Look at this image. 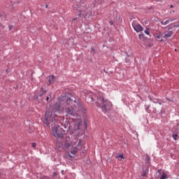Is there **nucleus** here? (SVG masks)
Segmentation results:
<instances>
[{
  "instance_id": "obj_1",
  "label": "nucleus",
  "mask_w": 179,
  "mask_h": 179,
  "mask_svg": "<svg viewBox=\"0 0 179 179\" xmlns=\"http://www.w3.org/2000/svg\"><path fill=\"white\" fill-rule=\"evenodd\" d=\"M52 134L57 138V145L60 149H69L71 148V138L66 136L65 131L59 126L52 127Z\"/></svg>"
},
{
  "instance_id": "obj_2",
  "label": "nucleus",
  "mask_w": 179,
  "mask_h": 179,
  "mask_svg": "<svg viewBox=\"0 0 179 179\" xmlns=\"http://www.w3.org/2000/svg\"><path fill=\"white\" fill-rule=\"evenodd\" d=\"M79 111H83V106L79 99L67 98L65 108L66 117H78Z\"/></svg>"
},
{
  "instance_id": "obj_3",
  "label": "nucleus",
  "mask_w": 179,
  "mask_h": 179,
  "mask_svg": "<svg viewBox=\"0 0 179 179\" xmlns=\"http://www.w3.org/2000/svg\"><path fill=\"white\" fill-rule=\"evenodd\" d=\"M96 106L101 108L103 113H107V111L111 110V107H113V103L110 101L105 100L104 96H103V95H101L96 99Z\"/></svg>"
},
{
  "instance_id": "obj_4",
  "label": "nucleus",
  "mask_w": 179,
  "mask_h": 179,
  "mask_svg": "<svg viewBox=\"0 0 179 179\" xmlns=\"http://www.w3.org/2000/svg\"><path fill=\"white\" fill-rule=\"evenodd\" d=\"M55 117H57V115H55V113L50 112V110H47L45 113L44 124H45V125L55 124Z\"/></svg>"
},
{
  "instance_id": "obj_5",
  "label": "nucleus",
  "mask_w": 179,
  "mask_h": 179,
  "mask_svg": "<svg viewBox=\"0 0 179 179\" xmlns=\"http://www.w3.org/2000/svg\"><path fill=\"white\" fill-rule=\"evenodd\" d=\"M92 15V8L87 7H83L82 10H80V14L78 16L86 17V16H90Z\"/></svg>"
},
{
  "instance_id": "obj_6",
  "label": "nucleus",
  "mask_w": 179,
  "mask_h": 179,
  "mask_svg": "<svg viewBox=\"0 0 179 179\" xmlns=\"http://www.w3.org/2000/svg\"><path fill=\"white\" fill-rule=\"evenodd\" d=\"M79 150V148L78 147H73L70 150V153L69 152L68 156L70 159H73L75 156L76 155V153H78V151Z\"/></svg>"
},
{
  "instance_id": "obj_7",
  "label": "nucleus",
  "mask_w": 179,
  "mask_h": 179,
  "mask_svg": "<svg viewBox=\"0 0 179 179\" xmlns=\"http://www.w3.org/2000/svg\"><path fill=\"white\" fill-rule=\"evenodd\" d=\"M132 27L136 33H141V31H143V27L140 24H137L136 22H132Z\"/></svg>"
},
{
  "instance_id": "obj_8",
  "label": "nucleus",
  "mask_w": 179,
  "mask_h": 179,
  "mask_svg": "<svg viewBox=\"0 0 179 179\" xmlns=\"http://www.w3.org/2000/svg\"><path fill=\"white\" fill-rule=\"evenodd\" d=\"M53 110L55 113H62L64 111V107L59 103H57L53 106Z\"/></svg>"
},
{
  "instance_id": "obj_9",
  "label": "nucleus",
  "mask_w": 179,
  "mask_h": 179,
  "mask_svg": "<svg viewBox=\"0 0 179 179\" xmlns=\"http://www.w3.org/2000/svg\"><path fill=\"white\" fill-rule=\"evenodd\" d=\"M174 32L173 31H167L164 32V38H170V37H173Z\"/></svg>"
},
{
  "instance_id": "obj_10",
  "label": "nucleus",
  "mask_w": 179,
  "mask_h": 179,
  "mask_svg": "<svg viewBox=\"0 0 179 179\" xmlns=\"http://www.w3.org/2000/svg\"><path fill=\"white\" fill-rule=\"evenodd\" d=\"M171 22H174V19L173 18H169V20H163L161 22V24H164V26H166V24H169V23H171Z\"/></svg>"
},
{
  "instance_id": "obj_11",
  "label": "nucleus",
  "mask_w": 179,
  "mask_h": 179,
  "mask_svg": "<svg viewBox=\"0 0 179 179\" xmlns=\"http://www.w3.org/2000/svg\"><path fill=\"white\" fill-rule=\"evenodd\" d=\"M49 85H52L55 82V77L54 76H49Z\"/></svg>"
},
{
  "instance_id": "obj_12",
  "label": "nucleus",
  "mask_w": 179,
  "mask_h": 179,
  "mask_svg": "<svg viewBox=\"0 0 179 179\" xmlns=\"http://www.w3.org/2000/svg\"><path fill=\"white\" fill-rule=\"evenodd\" d=\"M162 36H163V34H162V33H160L159 34H155V38H157L158 40H160L161 43L164 41L163 39H162Z\"/></svg>"
},
{
  "instance_id": "obj_13",
  "label": "nucleus",
  "mask_w": 179,
  "mask_h": 179,
  "mask_svg": "<svg viewBox=\"0 0 179 179\" xmlns=\"http://www.w3.org/2000/svg\"><path fill=\"white\" fill-rule=\"evenodd\" d=\"M174 27H177V26L174 24H171L166 27L167 30H171V29H174Z\"/></svg>"
},
{
  "instance_id": "obj_14",
  "label": "nucleus",
  "mask_w": 179,
  "mask_h": 179,
  "mask_svg": "<svg viewBox=\"0 0 179 179\" xmlns=\"http://www.w3.org/2000/svg\"><path fill=\"white\" fill-rule=\"evenodd\" d=\"M45 93H47V90H44V88L41 87L39 94L40 97H41V96H43Z\"/></svg>"
},
{
  "instance_id": "obj_15",
  "label": "nucleus",
  "mask_w": 179,
  "mask_h": 179,
  "mask_svg": "<svg viewBox=\"0 0 179 179\" xmlns=\"http://www.w3.org/2000/svg\"><path fill=\"white\" fill-rule=\"evenodd\" d=\"M150 29L149 28H147L145 31L144 33L147 35V36H150Z\"/></svg>"
},
{
  "instance_id": "obj_16",
  "label": "nucleus",
  "mask_w": 179,
  "mask_h": 179,
  "mask_svg": "<svg viewBox=\"0 0 179 179\" xmlns=\"http://www.w3.org/2000/svg\"><path fill=\"white\" fill-rule=\"evenodd\" d=\"M78 123L76 124L77 128L75 129V131L79 130L80 128V120H78Z\"/></svg>"
},
{
  "instance_id": "obj_17",
  "label": "nucleus",
  "mask_w": 179,
  "mask_h": 179,
  "mask_svg": "<svg viewBox=\"0 0 179 179\" xmlns=\"http://www.w3.org/2000/svg\"><path fill=\"white\" fill-rule=\"evenodd\" d=\"M116 159H117V160H121L122 159H124V155L121 154V155L117 156Z\"/></svg>"
},
{
  "instance_id": "obj_18",
  "label": "nucleus",
  "mask_w": 179,
  "mask_h": 179,
  "mask_svg": "<svg viewBox=\"0 0 179 179\" xmlns=\"http://www.w3.org/2000/svg\"><path fill=\"white\" fill-rule=\"evenodd\" d=\"M81 147H82V140H80L78 141L77 146H76V148H78V149H79V148H81Z\"/></svg>"
},
{
  "instance_id": "obj_19",
  "label": "nucleus",
  "mask_w": 179,
  "mask_h": 179,
  "mask_svg": "<svg viewBox=\"0 0 179 179\" xmlns=\"http://www.w3.org/2000/svg\"><path fill=\"white\" fill-rule=\"evenodd\" d=\"M166 178H167V174H166L165 173H162L160 179H166Z\"/></svg>"
},
{
  "instance_id": "obj_20",
  "label": "nucleus",
  "mask_w": 179,
  "mask_h": 179,
  "mask_svg": "<svg viewBox=\"0 0 179 179\" xmlns=\"http://www.w3.org/2000/svg\"><path fill=\"white\" fill-rule=\"evenodd\" d=\"M138 38H139L140 40H143V38H145V35H143V34H140L138 35Z\"/></svg>"
},
{
  "instance_id": "obj_21",
  "label": "nucleus",
  "mask_w": 179,
  "mask_h": 179,
  "mask_svg": "<svg viewBox=\"0 0 179 179\" xmlns=\"http://www.w3.org/2000/svg\"><path fill=\"white\" fill-rule=\"evenodd\" d=\"M177 136H178V134H175V135L173 136V138L174 141H177Z\"/></svg>"
},
{
  "instance_id": "obj_22",
  "label": "nucleus",
  "mask_w": 179,
  "mask_h": 179,
  "mask_svg": "<svg viewBox=\"0 0 179 179\" xmlns=\"http://www.w3.org/2000/svg\"><path fill=\"white\" fill-rule=\"evenodd\" d=\"M31 146H32V148H36V146H37V145L36 144V143H32Z\"/></svg>"
},
{
  "instance_id": "obj_23",
  "label": "nucleus",
  "mask_w": 179,
  "mask_h": 179,
  "mask_svg": "<svg viewBox=\"0 0 179 179\" xmlns=\"http://www.w3.org/2000/svg\"><path fill=\"white\" fill-rule=\"evenodd\" d=\"M90 99H91V101H90L91 103L92 101H94V95L92 96Z\"/></svg>"
},
{
  "instance_id": "obj_24",
  "label": "nucleus",
  "mask_w": 179,
  "mask_h": 179,
  "mask_svg": "<svg viewBox=\"0 0 179 179\" xmlns=\"http://www.w3.org/2000/svg\"><path fill=\"white\" fill-rule=\"evenodd\" d=\"M109 23H110V26H113V24H114V22H113V21H110Z\"/></svg>"
},
{
  "instance_id": "obj_25",
  "label": "nucleus",
  "mask_w": 179,
  "mask_h": 179,
  "mask_svg": "<svg viewBox=\"0 0 179 179\" xmlns=\"http://www.w3.org/2000/svg\"><path fill=\"white\" fill-rule=\"evenodd\" d=\"M48 100H50V96L46 97V101H48Z\"/></svg>"
},
{
  "instance_id": "obj_26",
  "label": "nucleus",
  "mask_w": 179,
  "mask_h": 179,
  "mask_svg": "<svg viewBox=\"0 0 179 179\" xmlns=\"http://www.w3.org/2000/svg\"><path fill=\"white\" fill-rule=\"evenodd\" d=\"M149 159H150L149 157H146V162H149Z\"/></svg>"
},
{
  "instance_id": "obj_27",
  "label": "nucleus",
  "mask_w": 179,
  "mask_h": 179,
  "mask_svg": "<svg viewBox=\"0 0 179 179\" xmlns=\"http://www.w3.org/2000/svg\"><path fill=\"white\" fill-rule=\"evenodd\" d=\"M77 19H78L77 17L73 18V22H75V20H77Z\"/></svg>"
},
{
  "instance_id": "obj_28",
  "label": "nucleus",
  "mask_w": 179,
  "mask_h": 179,
  "mask_svg": "<svg viewBox=\"0 0 179 179\" xmlns=\"http://www.w3.org/2000/svg\"><path fill=\"white\" fill-rule=\"evenodd\" d=\"M157 2H160L162 0H155Z\"/></svg>"
},
{
  "instance_id": "obj_29",
  "label": "nucleus",
  "mask_w": 179,
  "mask_h": 179,
  "mask_svg": "<svg viewBox=\"0 0 179 179\" xmlns=\"http://www.w3.org/2000/svg\"><path fill=\"white\" fill-rule=\"evenodd\" d=\"M92 51H94V48H92Z\"/></svg>"
},
{
  "instance_id": "obj_30",
  "label": "nucleus",
  "mask_w": 179,
  "mask_h": 179,
  "mask_svg": "<svg viewBox=\"0 0 179 179\" xmlns=\"http://www.w3.org/2000/svg\"><path fill=\"white\" fill-rule=\"evenodd\" d=\"M170 8H174V6L171 5V6H170Z\"/></svg>"
},
{
  "instance_id": "obj_31",
  "label": "nucleus",
  "mask_w": 179,
  "mask_h": 179,
  "mask_svg": "<svg viewBox=\"0 0 179 179\" xmlns=\"http://www.w3.org/2000/svg\"><path fill=\"white\" fill-rule=\"evenodd\" d=\"M45 8H48V5H46V6H45Z\"/></svg>"
},
{
  "instance_id": "obj_32",
  "label": "nucleus",
  "mask_w": 179,
  "mask_h": 179,
  "mask_svg": "<svg viewBox=\"0 0 179 179\" xmlns=\"http://www.w3.org/2000/svg\"><path fill=\"white\" fill-rule=\"evenodd\" d=\"M49 97H51V95H49Z\"/></svg>"
}]
</instances>
